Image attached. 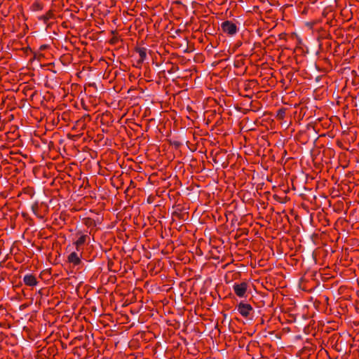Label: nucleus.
<instances>
[{
    "mask_svg": "<svg viewBox=\"0 0 359 359\" xmlns=\"http://www.w3.org/2000/svg\"><path fill=\"white\" fill-rule=\"evenodd\" d=\"M89 241L90 236L88 233L78 232L76 233V238L72 244L68 245L67 250H72L75 249L76 251H83L84 245L89 243Z\"/></svg>",
    "mask_w": 359,
    "mask_h": 359,
    "instance_id": "1",
    "label": "nucleus"
},
{
    "mask_svg": "<svg viewBox=\"0 0 359 359\" xmlns=\"http://www.w3.org/2000/svg\"><path fill=\"white\" fill-rule=\"evenodd\" d=\"M248 283L243 281L241 283H235L233 285V290L236 295L240 298H244L248 297Z\"/></svg>",
    "mask_w": 359,
    "mask_h": 359,
    "instance_id": "2",
    "label": "nucleus"
},
{
    "mask_svg": "<svg viewBox=\"0 0 359 359\" xmlns=\"http://www.w3.org/2000/svg\"><path fill=\"white\" fill-rule=\"evenodd\" d=\"M236 309L243 317L246 318H249L253 312V308L250 304L242 302L237 305Z\"/></svg>",
    "mask_w": 359,
    "mask_h": 359,
    "instance_id": "3",
    "label": "nucleus"
},
{
    "mask_svg": "<svg viewBox=\"0 0 359 359\" xmlns=\"http://www.w3.org/2000/svg\"><path fill=\"white\" fill-rule=\"evenodd\" d=\"M69 255L67 256V261L74 266L81 264L83 251H76L75 249L69 250Z\"/></svg>",
    "mask_w": 359,
    "mask_h": 359,
    "instance_id": "4",
    "label": "nucleus"
},
{
    "mask_svg": "<svg viewBox=\"0 0 359 359\" xmlns=\"http://www.w3.org/2000/svg\"><path fill=\"white\" fill-rule=\"evenodd\" d=\"M221 27L224 33L231 36L235 35L238 31L236 25L229 20L223 22Z\"/></svg>",
    "mask_w": 359,
    "mask_h": 359,
    "instance_id": "5",
    "label": "nucleus"
},
{
    "mask_svg": "<svg viewBox=\"0 0 359 359\" xmlns=\"http://www.w3.org/2000/svg\"><path fill=\"white\" fill-rule=\"evenodd\" d=\"M23 281L28 286H36L38 283L36 278L32 274H27L23 278Z\"/></svg>",
    "mask_w": 359,
    "mask_h": 359,
    "instance_id": "6",
    "label": "nucleus"
},
{
    "mask_svg": "<svg viewBox=\"0 0 359 359\" xmlns=\"http://www.w3.org/2000/svg\"><path fill=\"white\" fill-rule=\"evenodd\" d=\"M137 52L139 55V60L140 61H144L147 57V49L145 48H139L137 50Z\"/></svg>",
    "mask_w": 359,
    "mask_h": 359,
    "instance_id": "7",
    "label": "nucleus"
},
{
    "mask_svg": "<svg viewBox=\"0 0 359 359\" xmlns=\"http://www.w3.org/2000/svg\"><path fill=\"white\" fill-rule=\"evenodd\" d=\"M52 16H53V13H52L50 11H49L48 13H47L44 15V17H43V18H44V20H48L50 19V18H52Z\"/></svg>",
    "mask_w": 359,
    "mask_h": 359,
    "instance_id": "8",
    "label": "nucleus"
}]
</instances>
